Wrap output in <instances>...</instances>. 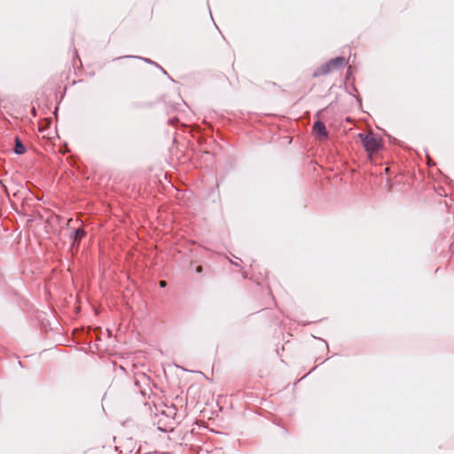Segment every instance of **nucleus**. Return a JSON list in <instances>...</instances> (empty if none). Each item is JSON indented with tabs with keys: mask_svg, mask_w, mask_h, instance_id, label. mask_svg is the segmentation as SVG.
<instances>
[{
	"mask_svg": "<svg viewBox=\"0 0 454 454\" xmlns=\"http://www.w3.org/2000/svg\"><path fill=\"white\" fill-rule=\"evenodd\" d=\"M364 146L370 155L376 153L381 146L380 139L373 134H359Z\"/></svg>",
	"mask_w": 454,
	"mask_h": 454,
	"instance_id": "f257e3e1",
	"label": "nucleus"
},
{
	"mask_svg": "<svg viewBox=\"0 0 454 454\" xmlns=\"http://www.w3.org/2000/svg\"><path fill=\"white\" fill-rule=\"evenodd\" d=\"M313 132L317 137H318L319 139H325L327 137L326 128L325 124L320 121H317L314 123Z\"/></svg>",
	"mask_w": 454,
	"mask_h": 454,
	"instance_id": "f03ea898",
	"label": "nucleus"
},
{
	"mask_svg": "<svg viewBox=\"0 0 454 454\" xmlns=\"http://www.w3.org/2000/svg\"><path fill=\"white\" fill-rule=\"evenodd\" d=\"M332 71H333V69L328 61V62L323 64L320 67H318L316 70V72L314 73V76L325 75V74L331 73Z\"/></svg>",
	"mask_w": 454,
	"mask_h": 454,
	"instance_id": "7ed1b4c3",
	"label": "nucleus"
},
{
	"mask_svg": "<svg viewBox=\"0 0 454 454\" xmlns=\"http://www.w3.org/2000/svg\"><path fill=\"white\" fill-rule=\"evenodd\" d=\"M330 65L333 70L343 67L346 64V60L343 57H337L329 60Z\"/></svg>",
	"mask_w": 454,
	"mask_h": 454,
	"instance_id": "20e7f679",
	"label": "nucleus"
},
{
	"mask_svg": "<svg viewBox=\"0 0 454 454\" xmlns=\"http://www.w3.org/2000/svg\"><path fill=\"white\" fill-rule=\"evenodd\" d=\"M14 152L17 154H23L26 152V148H25L24 145L21 143V141L19 139V137L15 138Z\"/></svg>",
	"mask_w": 454,
	"mask_h": 454,
	"instance_id": "39448f33",
	"label": "nucleus"
},
{
	"mask_svg": "<svg viewBox=\"0 0 454 454\" xmlns=\"http://www.w3.org/2000/svg\"><path fill=\"white\" fill-rule=\"evenodd\" d=\"M85 236V231L82 229H76L74 234V242L80 241Z\"/></svg>",
	"mask_w": 454,
	"mask_h": 454,
	"instance_id": "423d86ee",
	"label": "nucleus"
},
{
	"mask_svg": "<svg viewBox=\"0 0 454 454\" xmlns=\"http://www.w3.org/2000/svg\"><path fill=\"white\" fill-rule=\"evenodd\" d=\"M159 284H160V287H165V286H167V282H166L165 280H161V281H160V283H159Z\"/></svg>",
	"mask_w": 454,
	"mask_h": 454,
	"instance_id": "0eeeda50",
	"label": "nucleus"
},
{
	"mask_svg": "<svg viewBox=\"0 0 454 454\" xmlns=\"http://www.w3.org/2000/svg\"><path fill=\"white\" fill-rule=\"evenodd\" d=\"M196 271H197L198 273L202 272V266L199 265V266L196 268Z\"/></svg>",
	"mask_w": 454,
	"mask_h": 454,
	"instance_id": "6e6552de",
	"label": "nucleus"
}]
</instances>
